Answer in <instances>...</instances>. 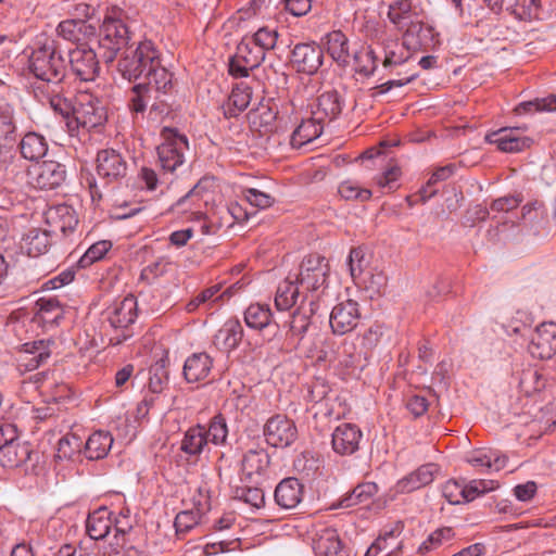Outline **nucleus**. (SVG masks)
<instances>
[{
  "instance_id": "nucleus-24",
  "label": "nucleus",
  "mask_w": 556,
  "mask_h": 556,
  "mask_svg": "<svg viewBox=\"0 0 556 556\" xmlns=\"http://www.w3.org/2000/svg\"><path fill=\"white\" fill-rule=\"evenodd\" d=\"M363 437L361 429L353 424H341L332 433V448L340 455H352L359 448Z\"/></svg>"
},
{
  "instance_id": "nucleus-4",
  "label": "nucleus",
  "mask_w": 556,
  "mask_h": 556,
  "mask_svg": "<svg viewBox=\"0 0 556 556\" xmlns=\"http://www.w3.org/2000/svg\"><path fill=\"white\" fill-rule=\"evenodd\" d=\"M294 279L305 292V298L318 302L328 287L329 264L328 261L318 254L305 256L296 271L292 273Z\"/></svg>"
},
{
  "instance_id": "nucleus-8",
  "label": "nucleus",
  "mask_w": 556,
  "mask_h": 556,
  "mask_svg": "<svg viewBox=\"0 0 556 556\" xmlns=\"http://www.w3.org/2000/svg\"><path fill=\"white\" fill-rule=\"evenodd\" d=\"M106 320L114 329L122 330L121 334L112 337L110 342L118 345L129 339L132 333L128 327L132 325L137 318V300L132 295H127L122 300L113 302L104 312Z\"/></svg>"
},
{
  "instance_id": "nucleus-34",
  "label": "nucleus",
  "mask_w": 556,
  "mask_h": 556,
  "mask_svg": "<svg viewBox=\"0 0 556 556\" xmlns=\"http://www.w3.org/2000/svg\"><path fill=\"white\" fill-rule=\"evenodd\" d=\"M324 128L325 124L312 113L311 117L303 119L293 130L290 143L293 148H301L319 138Z\"/></svg>"
},
{
  "instance_id": "nucleus-31",
  "label": "nucleus",
  "mask_w": 556,
  "mask_h": 556,
  "mask_svg": "<svg viewBox=\"0 0 556 556\" xmlns=\"http://www.w3.org/2000/svg\"><path fill=\"white\" fill-rule=\"evenodd\" d=\"M438 472V466L434 464H425L415 471L408 473L397 481L396 491L400 493H410L420 488L430 484L434 475Z\"/></svg>"
},
{
  "instance_id": "nucleus-11",
  "label": "nucleus",
  "mask_w": 556,
  "mask_h": 556,
  "mask_svg": "<svg viewBox=\"0 0 556 556\" xmlns=\"http://www.w3.org/2000/svg\"><path fill=\"white\" fill-rule=\"evenodd\" d=\"M263 434L267 444L283 448L290 446L296 440L298 429L286 415L277 414L266 421Z\"/></svg>"
},
{
  "instance_id": "nucleus-44",
  "label": "nucleus",
  "mask_w": 556,
  "mask_h": 556,
  "mask_svg": "<svg viewBox=\"0 0 556 556\" xmlns=\"http://www.w3.org/2000/svg\"><path fill=\"white\" fill-rule=\"evenodd\" d=\"M327 51L337 63H349V40L341 30H333L327 35Z\"/></svg>"
},
{
  "instance_id": "nucleus-37",
  "label": "nucleus",
  "mask_w": 556,
  "mask_h": 556,
  "mask_svg": "<svg viewBox=\"0 0 556 556\" xmlns=\"http://www.w3.org/2000/svg\"><path fill=\"white\" fill-rule=\"evenodd\" d=\"M56 30L65 40L78 42V45L96 35V27L84 20L62 21Z\"/></svg>"
},
{
  "instance_id": "nucleus-55",
  "label": "nucleus",
  "mask_w": 556,
  "mask_h": 556,
  "mask_svg": "<svg viewBox=\"0 0 556 556\" xmlns=\"http://www.w3.org/2000/svg\"><path fill=\"white\" fill-rule=\"evenodd\" d=\"M16 139V125L14 122V109L9 103L0 105V140Z\"/></svg>"
},
{
  "instance_id": "nucleus-43",
  "label": "nucleus",
  "mask_w": 556,
  "mask_h": 556,
  "mask_svg": "<svg viewBox=\"0 0 556 556\" xmlns=\"http://www.w3.org/2000/svg\"><path fill=\"white\" fill-rule=\"evenodd\" d=\"M388 17L401 30L409 25L410 21L418 20L410 0H395L392 2L389 5Z\"/></svg>"
},
{
  "instance_id": "nucleus-46",
  "label": "nucleus",
  "mask_w": 556,
  "mask_h": 556,
  "mask_svg": "<svg viewBox=\"0 0 556 556\" xmlns=\"http://www.w3.org/2000/svg\"><path fill=\"white\" fill-rule=\"evenodd\" d=\"M455 536L454 530L450 527L439 528L428 535V538L418 547L420 555H426L438 549L445 543H450Z\"/></svg>"
},
{
  "instance_id": "nucleus-50",
  "label": "nucleus",
  "mask_w": 556,
  "mask_h": 556,
  "mask_svg": "<svg viewBox=\"0 0 556 556\" xmlns=\"http://www.w3.org/2000/svg\"><path fill=\"white\" fill-rule=\"evenodd\" d=\"M554 111H556V96L536 98L531 101L521 102L515 108V112L517 115Z\"/></svg>"
},
{
  "instance_id": "nucleus-33",
  "label": "nucleus",
  "mask_w": 556,
  "mask_h": 556,
  "mask_svg": "<svg viewBox=\"0 0 556 556\" xmlns=\"http://www.w3.org/2000/svg\"><path fill=\"white\" fill-rule=\"evenodd\" d=\"M317 309L318 302L314 299L299 304L298 308L292 313L289 323V329L293 337H298L299 340L304 337L311 325V318Z\"/></svg>"
},
{
  "instance_id": "nucleus-41",
  "label": "nucleus",
  "mask_w": 556,
  "mask_h": 556,
  "mask_svg": "<svg viewBox=\"0 0 556 556\" xmlns=\"http://www.w3.org/2000/svg\"><path fill=\"white\" fill-rule=\"evenodd\" d=\"M20 151L24 159L38 161L47 154L48 142L42 135L30 131L22 138Z\"/></svg>"
},
{
  "instance_id": "nucleus-35",
  "label": "nucleus",
  "mask_w": 556,
  "mask_h": 556,
  "mask_svg": "<svg viewBox=\"0 0 556 556\" xmlns=\"http://www.w3.org/2000/svg\"><path fill=\"white\" fill-rule=\"evenodd\" d=\"M213 361L211 356L204 352L193 353L184 365V376L188 382H198L208 377L212 369Z\"/></svg>"
},
{
  "instance_id": "nucleus-27",
  "label": "nucleus",
  "mask_w": 556,
  "mask_h": 556,
  "mask_svg": "<svg viewBox=\"0 0 556 556\" xmlns=\"http://www.w3.org/2000/svg\"><path fill=\"white\" fill-rule=\"evenodd\" d=\"M200 498L195 501V510H184L177 514L175 518V528L177 532H188L200 521L201 515L211 509V495L205 485L199 488Z\"/></svg>"
},
{
  "instance_id": "nucleus-40",
  "label": "nucleus",
  "mask_w": 556,
  "mask_h": 556,
  "mask_svg": "<svg viewBox=\"0 0 556 556\" xmlns=\"http://www.w3.org/2000/svg\"><path fill=\"white\" fill-rule=\"evenodd\" d=\"M252 99V88L245 84L237 85L223 104L222 109L226 118L238 116L250 104Z\"/></svg>"
},
{
  "instance_id": "nucleus-15",
  "label": "nucleus",
  "mask_w": 556,
  "mask_h": 556,
  "mask_svg": "<svg viewBox=\"0 0 556 556\" xmlns=\"http://www.w3.org/2000/svg\"><path fill=\"white\" fill-rule=\"evenodd\" d=\"M434 28L420 20L404 27L403 46L409 51L429 50L438 43Z\"/></svg>"
},
{
  "instance_id": "nucleus-38",
  "label": "nucleus",
  "mask_w": 556,
  "mask_h": 556,
  "mask_svg": "<svg viewBox=\"0 0 556 556\" xmlns=\"http://www.w3.org/2000/svg\"><path fill=\"white\" fill-rule=\"evenodd\" d=\"M113 525L112 513L106 507H100L88 515L86 531L90 539H104Z\"/></svg>"
},
{
  "instance_id": "nucleus-54",
  "label": "nucleus",
  "mask_w": 556,
  "mask_h": 556,
  "mask_svg": "<svg viewBox=\"0 0 556 556\" xmlns=\"http://www.w3.org/2000/svg\"><path fill=\"white\" fill-rule=\"evenodd\" d=\"M112 242L109 240H101L91 244L87 251L80 256L77 264L80 268H87L93 263L101 261L105 254L111 250Z\"/></svg>"
},
{
  "instance_id": "nucleus-16",
  "label": "nucleus",
  "mask_w": 556,
  "mask_h": 556,
  "mask_svg": "<svg viewBox=\"0 0 556 556\" xmlns=\"http://www.w3.org/2000/svg\"><path fill=\"white\" fill-rule=\"evenodd\" d=\"M244 321L249 328L263 331L267 340L276 337L280 329L268 304H250L244 311Z\"/></svg>"
},
{
  "instance_id": "nucleus-47",
  "label": "nucleus",
  "mask_w": 556,
  "mask_h": 556,
  "mask_svg": "<svg viewBox=\"0 0 556 556\" xmlns=\"http://www.w3.org/2000/svg\"><path fill=\"white\" fill-rule=\"evenodd\" d=\"M81 453H84V445L78 435L67 433L59 440L56 448L59 459H74L75 456H79Z\"/></svg>"
},
{
  "instance_id": "nucleus-1",
  "label": "nucleus",
  "mask_w": 556,
  "mask_h": 556,
  "mask_svg": "<svg viewBox=\"0 0 556 556\" xmlns=\"http://www.w3.org/2000/svg\"><path fill=\"white\" fill-rule=\"evenodd\" d=\"M117 71L123 78L135 81L143 78L157 90L174 88L173 73L163 64L162 52L150 39L129 46L121 54Z\"/></svg>"
},
{
  "instance_id": "nucleus-63",
  "label": "nucleus",
  "mask_w": 556,
  "mask_h": 556,
  "mask_svg": "<svg viewBox=\"0 0 556 556\" xmlns=\"http://www.w3.org/2000/svg\"><path fill=\"white\" fill-rule=\"evenodd\" d=\"M243 198L252 205L265 210L273 205L274 198L255 188H247L242 191Z\"/></svg>"
},
{
  "instance_id": "nucleus-60",
  "label": "nucleus",
  "mask_w": 556,
  "mask_h": 556,
  "mask_svg": "<svg viewBox=\"0 0 556 556\" xmlns=\"http://www.w3.org/2000/svg\"><path fill=\"white\" fill-rule=\"evenodd\" d=\"M61 88L53 87L51 93L48 94L50 106L55 113H59L67 121L72 119L74 114V104L60 94Z\"/></svg>"
},
{
  "instance_id": "nucleus-51",
  "label": "nucleus",
  "mask_w": 556,
  "mask_h": 556,
  "mask_svg": "<svg viewBox=\"0 0 556 556\" xmlns=\"http://www.w3.org/2000/svg\"><path fill=\"white\" fill-rule=\"evenodd\" d=\"M202 181H199L189 192L181 197L176 203L175 208L180 212L200 213L201 201L203 199Z\"/></svg>"
},
{
  "instance_id": "nucleus-12",
  "label": "nucleus",
  "mask_w": 556,
  "mask_h": 556,
  "mask_svg": "<svg viewBox=\"0 0 556 556\" xmlns=\"http://www.w3.org/2000/svg\"><path fill=\"white\" fill-rule=\"evenodd\" d=\"M324 62V51L316 42L296 43L291 51V66L301 74L314 75Z\"/></svg>"
},
{
  "instance_id": "nucleus-39",
  "label": "nucleus",
  "mask_w": 556,
  "mask_h": 556,
  "mask_svg": "<svg viewBox=\"0 0 556 556\" xmlns=\"http://www.w3.org/2000/svg\"><path fill=\"white\" fill-rule=\"evenodd\" d=\"M113 444V437L108 431H94L89 435L87 441L83 443L84 455L89 460H98L104 458L110 452Z\"/></svg>"
},
{
  "instance_id": "nucleus-21",
  "label": "nucleus",
  "mask_w": 556,
  "mask_h": 556,
  "mask_svg": "<svg viewBox=\"0 0 556 556\" xmlns=\"http://www.w3.org/2000/svg\"><path fill=\"white\" fill-rule=\"evenodd\" d=\"M179 451L189 465H195L201 455L208 451L207 439L204 432V426L195 425L190 427L180 441Z\"/></svg>"
},
{
  "instance_id": "nucleus-23",
  "label": "nucleus",
  "mask_w": 556,
  "mask_h": 556,
  "mask_svg": "<svg viewBox=\"0 0 556 556\" xmlns=\"http://www.w3.org/2000/svg\"><path fill=\"white\" fill-rule=\"evenodd\" d=\"M313 549L316 556H351V551L341 541L336 529L324 528L313 539Z\"/></svg>"
},
{
  "instance_id": "nucleus-36",
  "label": "nucleus",
  "mask_w": 556,
  "mask_h": 556,
  "mask_svg": "<svg viewBox=\"0 0 556 556\" xmlns=\"http://www.w3.org/2000/svg\"><path fill=\"white\" fill-rule=\"evenodd\" d=\"M379 488L375 482H362L350 492L339 498L333 508H351L356 505L367 504L378 493Z\"/></svg>"
},
{
  "instance_id": "nucleus-18",
  "label": "nucleus",
  "mask_w": 556,
  "mask_h": 556,
  "mask_svg": "<svg viewBox=\"0 0 556 556\" xmlns=\"http://www.w3.org/2000/svg\"><path fill=\"white\" fill-rule=\"evenodd\" d=\"M45 219L51 232H61L64 237L72 235L78 225L76 211L67 204L50 206L45 212Z\"/></svg>"
},
{
  "instance_id": "nucleus-58",
  "label": "nucleus",
  "mask_w": 556,
  "mask_h": 556,
  "mask_svg": "<svg viewBox=\"0 0 556 556\" xmlns=\"http://www.w3.org/2000/svg\"><path fill=\"white\" fill-rule=\"evenodd\" d=\"M358 279L370 293L371 298L382 294L387 289L388 277L382 271H365Z\"/></svg>"
},
{
  "instance_id": "nucleus-2",
  "label": "nucleus",
  "mask_w": 556,
  "mask_h": 556,
  "mask_svg": "<svg viewBox=\"0 0 556 556\" xmlns=\"http://www.w3.org/2000/svg\"><path fill=\"white\" fill-rule=\"evenodd\" d=\"M130 18L118 7L109 8L99 28L97 46L99 56L105 63H112L117 54L129 47L131 40Z\"/></svg>"
},
{
  "instance_id": "nucleus-13",
  "label": "nucleus",
  "mask_w": 556,
  "mask_h": 556,
  "mask_svg": "<svg viewBox=\"0 0 556 556\" xmlns=\"http://www.w3.org/2000/svg\"><path fill=\"white\" fill-rule=\"evenodd\" d=\"M29 182L41 190H55L66 180L65 165L56 161H45L29 172Z\"/></svg>"
},
{
  "instance_id": "nucleus-32",
  "label": "nucleus",
  "mask_w": 556,
  "mask_h": 556,
  "mask_svg": "<svg viewBox=\"0 0 556 556\" xmlns=\"http://www.w3.org/2000/svg\"><path fill=\"white\" fill-rule=\"evenodd\" d=\"M243 339V327L238 319H228L214 337V345L224 352L238 348Z\"/></svg>"
},
{
  "instance_id": "nucleus-6",
  "label": "nucleus",
  "mask_w": 556,
  "mask_h": 556,
  "mask_svg": "<svg viewBox=\"0 0 556 556\" xmlns=\"http://www.w3.org/2000/svg\"><path fill=\"white\" fill-rule=\"evenodd\" d=\"M162 142L156 148L160 166L164 173H176L185 165L189 141L186 135L176 128L164 127L161 131Z\"/></svg>"
},
{
  "instance_id": "nucleus-17",
  "label": "nucleus",
  "mask_w": 556,
  "mask_h": 556,
  "mask_svg": "<svg viewBox=\"0 0 556 556\" xmlns=\"http://www.w3.org/2000/svg\"><path fill=\"white\" fill-rule=\"evenodd\" d=\"M528 349L533 357L551 358L556 353V324L549 321L539 325L531 336Z\"/></svg>"
},
{
  "instance_id": "nucleus-56",
  "label": "nucleus",
  "mask_w": 556,
  "mask_h": 556,
  "mask_svg": "<svg viewBox=\"0 0 556 556\" xmlns=\"http://www.w3.org/2000/svg\"><path fill=\"white\" fill-rule=\"evenodd\" d=\"M355 71L364 76L375 73L378 65V56L370 48H364L354 55Z\"/></svg>"
},
{
  "instance_id": "nucleus-28",
  "label": "nucleus",
  "mask_w": 556,
  "mask_h": 556,
  "mask_svg": "<svg viewBox=\"0 0 556 556\" xmlns=\"http://www.w3.org/2000/svg\"><path fill=\"white\" fill-rule=\"evenodd\" d=\"M50 340H38L23 344V350L18 357V366L25 370H35L47 362L51 355Z\"/></svg>"
},
{
  "instance_id": "nucleus-7",
  "label": "nucleus",
  "mask_w": 556,
  "mask_h": 556,
  "mask_svg": "<svg viewBox=\"0 0 556 556\" xmlns=\"http://www.w3.org/2000/svg\"><path fill=\"white\" fill-rule=\"evenodd\" d=\"M173 88L157 90L149 80L134 85L127 92V105L132 114H143L150 105V114L155 116L167 112L168 104L165 99Z\"/></svg>"
},
{
  "instance_id": "nucleus-29",
  "label": "nucleus",
  "mask_w": 556,
  "mask_h": 556,
  "mask_svg": "<svg viewBox=\"0 0 556 556\" xmlns=\"http://www.w3.org/2000/svg\"><path fill=\"white\" fill-rule=\"evenodd\" d=\"M343 106V97L337 90H329L317 98L312 113L326 125L340 116Z\"/></svg>"
},
{
  "instance_id": "nucleus-5",
  "label": "nucleus",
  "mask_w": 556,
  "mask_h": 556,
  "mask_svg": "<svg viewBox=\"0 0 556 556\" xmlns=\"http://www.w3.org/2000/svg\"><path fill=\"white\" fill-rule=\"evenodd\" d=\"M105 119L102 102L92 93L80 92L75 100L73 117L66 122V126L70 135L75 136L80 128L89 131L103 125Z\"/></svg>"
},
{
  "instance_id": "nucleus-3",
  "label": "nucleus",
  "mask_w": 556,
  "mask_h": 556,
  "mask_svg": "<svg viewBox=\"0 0 556 556\" xmlns=\"http://www.w3.org/2000/svg\"><path fill=\"white\" fill-rule=\"evenodd\" d=\"M28 70L37 79L59 88L65 77L66 62L54 41H47L33 50Z\"/></svg>"
},
{
  "instance_id": "nucleus-61",
  "label": "nucleus",
  "mask_w": 556,
  "mask_h": 556,
  "mask_svg": "<svg viewBox=\"0 0 556 556\" xmlns=\"http://www.w3.org/2000/svg\"><path fill=\"white\" fill-rule=\"evenodd\" d=\"M464 482L448 480L442 486V495L453 505L465 503Z\"/></svg>"
},
{
  "instance_id": "nucleus-14",
  "label": "nucleus",
  "mask_w": 556,
  "mask_h": 556,
  "mask_svg": "<svg viewBox=\"0 0 556 556\" xmlns=\"http://www.w3.org/2000/svg\"><path fill=\"white\" fill-rule=\"evenodd\" d=\"M361 319L359 305L354 300H345L333 306L329 325L334 334L343 336L353 331Z\"/></svg>"
},
{
  "instance_id": "nucleus-64",
  "label": "nucleus",
  "mask_w": 556,
  "mask_h": 556,
  "mask_svg": "<svg viewBox=\"0 0 556 556\" xmlns=\"http://www.w3.org/2000/svg\"><path fill=\"white\" fill-rule=\"evenodd\" d=\"M401 168L397 165H391L380 175H378L375 179L377 185L381 189H387L389 191L395 190L397 188V180L401 177Z\"/></svg>"
},
{
  "instance_id": "nucleus-30",
  "label": "nucleus",
  "mask_w": 556,
  "mask_h": 556,
  "mask_svg": "<svg viewBox=\"0 0 556 556\" xmlns=\"http://www.w3.org/2000/svg\"><path fill=\"white\" fill-rule=\"evenodd\" d=\"M303 484L299 479L290 477L281 480L275 489V502L281 508L296 507L303 498Z\"/></svg>"
},
{
  "instance_id": "nucleus-9",
  "label": "nucleus",
  "mask_w": 556,
  "mask_h": 556,
  "mask_svg": "<svg viewBox=\"0 0 556 556\" xmlns=\"http://www.w3.org/2000/svg\"><path fill=\"white\" fill-rule=\"evenodd\" d=\"M68 64L72 73L83 81H93L100 73L98 53L86 43L68 51Z\"/></svg>"
},
{
  "instance_id": "nucleus-49",
  "label": "nucleus",
  "mask_w": 556,
  "mask_h": 556,
  "mask_svg": "<svg viewBox=\"0 0 556 556\" xmlns=\"http://www.w3.org/2000/svg\"><path fill=\"white\" fill-rule=\"evenodd\" d=\"M204 432L207 439V444H225L228 437V426L225 417L222 414L214 416L210 420L208 426H204Z\"/></svg>"
},
{
  "instance_id": "nucleus-48",
  "label": "nucleus",
  "mask_w": 556,
  "mask_h": 556,
  "mask_svg": "<svg viewBox=\"0 0 556 556\" xmlns=\"http://www.w3.org/2000/svg\"><path fill=\"white\" fill-rule=\"evenodd\" d=\"M237 53L239 55V61L242 60L243 63L251 67V70L258 67L265 60L266 55L262 49L255 47L245 37L238 45Z\"/></svg>"
},
{
  "instance_id": "nucleus-57",
  "label": "nucleus",
  "mask_w": 556,
  "mask_h": 556,
  "mask_svg": "<svg viewBox=\"0 0 556 556\" xmlns=\"http://www.w3.org/2000/svg\"><path fill=\"white\" fill-rule=\"evenodd\" d=\"M498 488V482L495 480L475 479L468 483H464L465 502H471L477 497L494 491Z\"/></svg>"
},
{
  "instance_id": "nucleus-22",
  "label": "nucleus",
  "mask_w": 556,
  "mask_h": 556,
  "mask_svg": "<svg viewBox=\"0 0 556 556\" xmlns=\"http://www.w3.org/2000/svg\"><path fill=\"white\" fill-rule=\"evenodd\" d=\"M334 397L328 382L323 378H316L308 387L306 401L313 403L312 409L315 417L318 415L330 417L333 414Z\"/></svg>"
},
{
  "instance_id": "nucleus-45",
  "label": "nucleus",
  "mask_w": 556,
  "mask_h": 556,
  "mask_svg": "<svg viewBox=\"0 0 556 556\" xmlns=\"http://www.w3.org/2000/svg\"><path fill=\"white\" fill-rule=\"evenodd\" d=\"M50 230L31 229L24 238L29 256L37 257L46 253L51 244Z\"/></svg>"
},
{
  "instance_id": "nucleus-62",
  "label": "nucleus",
  "mask_w": 556,
  "mask_h": 556,
  "mask_svg": "<svg viewBox=\"0 0 556 556\" xmlns=\"http://www.w3.org/2000/svg\"><path fill=\"white\" fill-rule=\"evenodd\" d=\"M237 497L255 508L265 504L264 491L258 486H247L237 490Z\"/></svg>"
},
{
  "instance_id": "nucleus-59",
  "label": "nucleus",
  "mask_w": 556,
  "mask_h": 556,
  "mask_svg": "<svg viewBox=\"0 0 556 556\" xmlns=\"http://www.w3.org/2000/svg\"><path fill=\"white\" fill-rule=\"evenodd\" d=\"M243 288V283L240 281L231 285L228 287L220 295H217L220 291V285L212 286L203 291H201L198 296V302H201L202 304H205L210 301H218L224 298L229 299L233 294L237 293L238 290H241Z\"/></svg>"
},
{
  "instance_id": "nucleus-25",
  "label": "nucleus",
  "mask_w": 556,
  "mask_h": 556,
  "mask_svg": "<svg viewBox=\"0 0 556 556\" xmlns=\"http://www.w3.org/2000/svg\"><path fill=\"white\" fill-rule=\"evenodd\" d=\"M309 298H305V292L302 287L294 279L292 273L278 285L275 305L279 311H288L298 303H305L309 301Z\"/></svg>"
},
{
  "instance_id": "nucleus-53",
  "label": "nucleus",
  "mask_w": 556,
  "mask_h": 556,
  "mask_svg": "<svg viewBox=\"0 0 556 556\" xmlns=\"http://www.w3.org/2000/svg\"><path fill=\"white\" fill-rule=\"evenodd\" d=\"M245 38L266 53L276 47L278 40V31L275 28L264 26L258 28L251 36L247 35Z\"/></svg>"
},
{
  "instance_id": "nucleus-10",
  "label": "nucleus",
  "mask_w": 556,
  "mask_h": 556,
  "mask_svg": "<svg viewBox=\"0 0 556 556\" xmlns=\"http://www.w3.org/2000/svg\"><path fill=\"white\" fill-rule=\"evenodd\" d=\"M97 174L104 185L117 184L127 175V162L121 152L104 149L97 154Z\"/></svg>"
},
{
  "instance_id": "nucleus-42",
  "label": "nucleus",
  "mask_w": 556,
  "mask_h": 556,
  "mask_svg": "<svg viewBox=\"0 0 556 556\" xmlns=\"http://www.w3.org/2000/svg\"><path fill=\"white\" fill-rule=\"evenodd\" d=\"M30 456L28 444L18 440L0 450V465L4 468H16Z\"/></svg>"
},
{
  "instance_id": "nucleus-20",
  "label": "nucleus",
  "mask_w": 556,
  "mask_h": 556,
  "mask_svg": "<svg viewBox=\"0 0 556 556\" xmlns=\"http://www.w3.org/2000/svg\"><path fill=\"white\" fill-rule=\"evenodd\" d=\"M270 457L266 450H249L244 453L241 469L249 482L261 484L268 473Z\"/></svg>"
},
{
  "instance_id": "nucleus-52",
  "label": "nucleus",
  "mask_w": 556,
  "mask_h": 556,
  "mask_svg": "<svg viewBox=\"0 0 556 556\" xmlns=\"http://www.w3.org/2000/svg\"><path fill=\"white\" fill-rule=\"evenodd\" d=\"M338 193L346 201H368L372 193L367 188H362L356 181L348 179L342 181L338 187Z\"/></svg>"
},
{
  "instance_id": "nucleus-19",
  "label": "nucleus",
  "mask_w": 556,
  "mask_h": 556,
  "mask_svg": "<svg viewBox=\"0 0 556 556\" xmlns=\"http://www.w3.org/2000/svg\"><path fill=\"white\" fill-rule=\"evenodd\" d=\"M64 318V309L55 298H40L35 304L31 323L43 330L56 328Z\"/></svg>"
},
{
  "instance_id": "nucleus-26",
  "label": "nucleus",
  "mask_w": 556,
  "mask_h": 556,
  "mask_svg": "<svg viewBox=\"0 0 556 556\" xmlns=\"http://www.w3.org/2000/svg\"><path fill=\"white\" fill-rule=\"evenodd\" d=\"M485 140L495 144L498 150L508 153L520 152L529 148L532 142L530 138L520 136L518 128H502L486 135Z\"/></svg>"
}]
</instances>
